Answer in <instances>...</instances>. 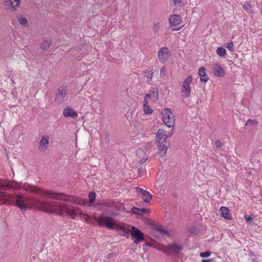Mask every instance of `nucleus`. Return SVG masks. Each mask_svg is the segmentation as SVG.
I'll return each instance as SVG.
<instances>
[{"label": "nucleus", "mask_w": 262, "mask_h": 262, "mask_svg": "<svg viewBox=\"0 0 262 262\" xmlns=\"http://www.w3.org/2000/svg\"><path fill=\"white\" fill-rule=\"evenodd\" d=\"M11 81H12V82L14 83V81H13V80L12 79H11Z\"/></svg>", "instance_id": "nucleus-47"}, {"label": "nucleus", "mask_w": 262, "mask_h": 262, "mask_svg": "<svg viewBox=\"0 0 262 262\" xmlns=\"http://www.w3.org/2000/svg\"><path fill=\"white\" fill-rule=\"evenodd\" d=\"M147 159H148V158L146 156L144 157L142 159L140 160V163L141 164L144 163V162H145L147 161Z\"/></svg>", "instance_id": "nucleus-39"}, {"label": "nucleus", "mask_w": 262, "mask_h": 262, "mask_svg": "<svg viewBox=\"0 0 262 262\" xmlns=\"http://www.w3.org/2000/svg\"><path fill=\"white\" fill-rule=\"evenodd\" d=\"M243 8L248 13L252 12L251 5L248 2H245L243 5Z\"/></svg>", "instance_id": "nucleus-24"}, {"label": "nucleus", "mask_w": 262, "mask_h": 262, "mask_svg": "<svg viewBox=\"0 0 262 262\" xmlns=\"http://www.w3.org/2000/svg\"><path fill=\"white\" fill-rule=\"evenodd\" d=\"M160 29V25L158 23H154L152 26V30L155 33L158 32Z\"/></svg>", "instance_id": "nucleus-29"}, {"label": "nucleus", "mask_w": 262, "mask_h": 262, "mask_svg": "<svg viewBox=\"0 0 262 262\" xmlns=\"http://www.w3.org/2000/svg\"><path fill=\"white\" fill-rule=\"evenodd\" d=\"M18 21L19 23L24 27H27L28 26V21L27 19L22 16H18Z\"/></svg>", "instance_id": "nucleus-22"}, {"label": "nucleus", "mask_w": 262, "mask_h": 262, "mask_svg": "<svg viewBox=\"0 0 262 262\" xmlns=\"http://www.w3.org/2000/svg\"><path fill=\"white\" fill-rule=\"evenodd\" d=\"M49 144V139L47 137H42L39 142V148L41 151L45 150Z\"/></svg>", "instance_id": "nucleus-15"}, {"label": "nucleus", "mask_w": 262, "mask_h": 262, "mask_svg": "<svg viewBox=\"0 0 262 262\" xmlns=\"http://www.w3.org/2000/svg\"><path fill=\"white\" fill-rule=\"evenodd\" d=\"M173 3H174V5L176 6V7H179V6H182V3H183V1L182 0H171Z\"/></svg>", "instance_id": "nucleus-31"}, {"label": "nucleus", "mask_w": 262, "mask_h": 262, "mask_svg": "<svg viewBox=\"0 0 262 262\" xmlns=\"http://www.w3.org/2000/svg\"><path fill=\"white\" fill-rule=\"evenodd\" d=\"M152 74L153 73L151 72V71H147L145 72V76L147 78L151 79L152 77Z\"/></svg>", "instance_id": "nucleus-34"}, {"label": "nucleus", "mask_w": 262, "mask_h": 262, "mask_svg": "<svg viewBox=\"0 0 262 262\" xmlns=\"http://www.w3.org/2000/svg\"><path fill=\"white\" fill-rule=\"evenodd\" d=\"M109 207H116V206L115 205V203L114 202H113L111 203V204L108 205Z\"/></svg>", "instance_id": "nucleus-44"}, {"label": "nucleus", "mask_w": 262, "mask_h": 262, "mask_svg": "<svg viewBox=\"0 0 262 262\" xmlns=\"http://www.w3.org/2000/svg\"><path fill=\"white\" fill-rule=\"evenodd\" d=\"M197 229L195 227H192L189 230V232L191 233H195Z\"/></svg>", "instance_id": "nucleus-38"}, {"label": "nucleus", "mask_w": 262, "mask_h": 262, "mask_svg": "<svg viewBox=\"0 0 262 262\" xmlns=\"http://www.w3.org/2000/svg\"><path fill=\"white\" fill-rule=\"evenodd\" d=\"M158 91L157 90L155 89V91H154L151 93L150 94H147L145 96V100L148 99L149 98L152 97L154 99L153 100H157L158 99Z\"/></svg>", "instance_id": "nucleus-21"}, {"label": "nucleus", "mask_w": 262, "mask_h": 262, "mask_svg": "<svg viewBox=\"0 0 262 262\" xmlns=\"http://www.w3.org/2000/svg\"><path fill=\"white\" fill-rule=\"evenodd\" d=\"M248 173H249V174H251V172H249Z\"/></svg>", "instance_id": "nucleus-48"}, {"label": "nucleus", "mask_w": 262, "mask_h": 262, "mask_svg": "<svg viewBox=\"0 0 262 262\" xmlns=\"http://www.w3.org/2000/svg\"><path fill=\"white\" fill-rule=\"evenodd\" d=\"M199 73L200 77V80L202 82H206L208 80L209 78L205 73V68L203 67H201L199 69Z\"/></svg>", "instance_id": "nucleus-16"}, {"label": "nucleus", "mask_w": 262, "mask_h": 262, "mask_svg": "<svg viewBox=\"0 0 262 262\" xmlns=\"http://www.w3.org/2000/svg\"><path fill=\"white\" fill-rule=\"evenodd\" d=\"M225 47L231 52H233L235 50L233 41L227 43L225 45Z\"/></svg>", "instance_id": "nucleus-27"}, {"label": "nucleus", "mask_w": 262, "mask_h": 262, "mask_svg": "<svg viewBox=\"0 0 262 262\" xmlns=\"http://www.w3.org/2000/svg\"><path fill=\"white\" fill-rule=\"evenodd\" d=\"M52 44L51 40H45L40 45V48L44 51L47 50Z\"/></svg>", "instance_id": "nucleus-19"}, {"label": "nucleus", "mask_w": 262, "mask_h": 262, "mask_svg": "<svg viewBox=\"0 0 262 262\" xmlns=\"http://www.w3.org/2000/svg\"><path fill=\"white\" fill-rule=\"evenodd\" d=\"M257 124V122L255 120L249 119L246 123V125H253Z\"/></svg>", "instance_id": "nucleus-32"}, {"label": "nucleus", "mask_w": 262, "mask_h": 262, "mask_svg": "<svg viewBox=\"0 0 262 262\" xmlns=\"http://www.w3.org/2000/svg\"><path fill=\"white\" fill-rule=\"evenodd\" d=\"M89 202L90 203H92L94 202L96 198V194L95 193L91 191L89 193Z\"/></svg>", "instance_id": "nucleus-26"}, {"label": "nucleus", "mask_w": 262, "mask_h": 262, "mask_svg": "<svg viewBox=\"0 0 262 262\" xmlns=\"http://www.w3.org/2000/svg\"><path fill=\"white\" fill-rule=\"evenodd\" d=\"M221 215L227 220L231 219V216L229 209L225 207L220 208Z\"/></svg>", "instance_id": "nucleus-17"}, {"label": "nucleus", "mask_w": 262, "mask_h": 262, "mask_svg": "<svg viewBox=\"0 0 262 262\" xmlns=\"http://www.w3.org/2000/svg\"><path fill=\"white\" fill-rule=\"evenodd\" d=\"M2 5L6 10L12 9V11L15 10L12 0H4Z\"/></svg>", "instance_id": "nucleus-18"}, {"label": "nucleus", "mask_w": 262, "mask_h": 262, "mask_svg": "<svg viewBox=\"0 0 262 262\" xmlns=\"http://www.w3.org/2000/svg\"><path fill=\"white\" fill-rule=\"evenodd\" d=\"M192 80L191 76L189 75L184 80L182 85V92L183 93V96L185 98H188L191 92V88L190 87V84L191 83Z\"/></svg>", "instance_id": "nucleus-8"}, {"label": "nucleus", "mask_w": 262, "mask_h": 262, "mask_svg": "<svg viewBox=\"0 0 262 262\" xmlns=\"http://www.w3.org/2000/svg\"><path fill=\"white\" fill-rule=\"evenodd\" d=\"M183 249L182 245H179L175 244H169L166 247H165L162 251L165 254H173L178 255Z\"/></svg>", "instance_id": "nucleus-7"}, {"label": "nucleus", "mask_w": 262, "mask_h": 262, "mask_svg": "<svg viewBox=\"0 0 262 262\" xmlns=\"http://www.w3.org/2000/svg\"><path fill=\"white\" fill-rule=\"evenodd\" d=\"M141 154H142L144 155V153L143 152V151H141Z\"/></svg>", "instance_id": "nucleus-46"}, {"label": "nucleus", "mask_w": 262, "mask_h": 262, "mask_svg": "<svg viewBox=\"0 0 262 262\" xmlns=\"http://www.w3.org/2000/svg\"><path fill=\"white\" fill-rule=\"evenodd\" d=\"M164 123L169 128L173 127L174 124L173 115L170 108H166L162 112Z\"/></svg>", "instance_id": "nucleus-5"}, {"label": "nucleus", "mask_w": 262, "mask_h": 262, "mask_svg": "<svg viewBox=\"0 0 262 262\" xmlns=\"http://www.w3.org/2000/svg\"><path fill=\"white\" fill-rule=\"evenodd\" d=\"M211 254V253L209 251H207L204 252H201L200 253V256L201 257H209Z\"/></svg>", "instance_id": "nucleus-30"}, {"label": "nucleus", "mask_w": 262, "mask_h": 262, "mask_svg": "<svg viewBox=\"0 0 262 262\" xmlns=\"http://www.w3.org/2000/svg\"><path fill=\"white\" fill-rule=\"evenodd\" d=\"M173 134V128H172L168 133L167 134H166V137L168 138V137H171Z\"/></svg>", "instance_id": "nucleus-40"}, {"label": "nucleus", "mask_w": 262, "mask_h": 262, "mask_svg": "<svg viewBox=\"0 0 262 262\" xmlns=\"http://www.w3.org/2000/svg\"><path fill=\"white\" fill-rule=\"evenodd\" d=\"M222 146V143L220 140H217L215 141V149L221 148Z\"/></svg>", "instance_id": "nucleus-33"}, {"label": "nucleus", "mask_w": 262, "mask_h": 262, "mask_svg": "<svg viewBox=\"0 0 262 262\" xmlns=\"http://www.w3.org/2000/svg\"><path fill=\"white\" fill-rule=\"evenodd\" d=\"M202 262H213V259H202Z\"/></svg>", "instance_id": "nucleus-42"}, {"label": "nucleus", "mask_w": 262, "mask_h": 262, "mask_svg": "<svg viewBox=\"0 0 262 262\" xmlns=\"http://www.w3.org/2000/svg\"><path fill=\"white\" fill-rule=\"evenodd\" d=\"M166 72V68L165 67H162L160 69V76L163 77L165 76Z\"/></svg>", "instance_id": "nucleus-35"}, {"label": "nucleus", "mask_w": 262, "mask_h": 262, "mask_svg": "<svg viewBox=\"0 0 262 262\" xmlns=\"http://www.w3.org/2000/svg\"><path fill=\"white\" fill-rule=\"evenodd\" d=\"M158 56L160 61L163 63L169 58L170 52L167 48L162 47L158 51Z\"/></svg>", "instance_id": "nucleus-10"}, {"label": "nucleus", "mask_w": 262, "mask_h": 262, "mask_svg": "<svg viewBox=\"0 0 262 262\" xmlns=\"http://www.w3.org/2000/svg\"><path fill=\"white\" fill-rule=\"evenodd\" d=\"M15 201V205L21 211H26L29 207L42 210L49 213H54L60 216L68 214L72 218H75L77 215L78 208H71L65 203L55 201H41L32 198L20 195L13 196L5 192L0 191V204L4 203L12 204Z\"/></svg>", "instance_id": "nucleus-1"}, {"label": "nucleus", "mask_w": 262, "mask_h": 262, "mask_svg": "<svg viewBox=\"0 0 262 262\" xmlns=\"http://www.w3.org/2000/svg\"><path fill=\"white\" fill-rule=\"evenodd\" d=\"M156 137L159 143V148L160 150L159 155L162 157L165 155L169 146V143L167 140L166 131L163 129H159L157 133Z\"/></svg>", "instance_id": "nucleus-4"}, {"label": "nucleus", "mask_w": 262, "mask_h": 262, "mask_svg": "<svg viewBox=\"0 0 262 262\" xmlns=\"http://www.w3.org/2000/svg\"><path fill=\"white\" fill-rule=\"evenodd\" d=\"M226 53V50L222 47H219L216 50V53L221 57H223Z\"/></svg>", "instance_id": "nucleus-23"}, {"label": "nucleus", "mask_w": 262, "mask_h": 262, "mask_svg": "<svg viewBox=\"0 0 262 262\" xmlns=\"http://www.w3.org/2000/svg\"><path fill=\"white\" fill-rule=\"evenodd\" d=\"M180 28H177V29H173V30H174V31H178V30H180Z\"/></svg>", "instance_id": "nucleus-45"}, {"label": "nucleus", "mask_w": 262, "mask_h": 262, "mask_svg": "<svg viewBox=\"0 0 262 262\" xmlns=\"http://www.w3.org/2000/svg\"><path fill=\"white\" fill-rule=\"evenodd\" d=\"M143 111L146 114H151L153 112L152 109L146 104H144Z\"/></svg>", "instance_id": "nucleus-25"}, {"label": "nucleus", "mask_w": 262, "mask_h": 262, "mask_svg": "<svg viewBox=\"0 0 262 262\" xmlns=\"http://www.w3.org/2000/svg\"><path fill=\"white\" fill-rule=\"evenodd\" d=\"M95 220L100 226H104L110 229H116L119 234L123 236L128 235L129 230L126 228L125 224L123 223L117 224L111 217L101 215L98 217H95Z\"/></svg>", "instance_id": "nucleus-3"}, {"label": "nucleus", "mask_w": 262, "mask_h": 262, "mask_svg": "<svg viewBox=\"0 0 262 262\" xmlns=\"http://www.w3.org/2000/svg\"><path fill=\"white\" fill-rule=\"evenodd\" d=\"M212 73L215 76L223 77L225 75V71L219 63H216L213 66Z\"/></svg>", "instance_id": "nucleus-12"}, {"label": "nucleus", "mask_w": 262, "mask_h": 262, "mask_svg": "<svg viewBox=\"0 0 262 262\" xmlns=\"http://www.w3.org/2000/svg\"><path fill=\"white\" fill-rule=\"evenodd\" d=\"M14 2L16 3V4L14 5V8L16 10L20 6V0H14Z\"/></svg>", "instance_id": "nucleus-36"}, {"label": "nucleus", "mask_w": 262, "mask_h": 262, "mask_svg": "<svg viewBox=\"0 0 262 262\" xmlns=\"http://www.w3.org/2000/svg\"><path fill=\"white\" fill-rule=\"evenodd\" d=\"M245 220L247 223H250L253 220V218L252 217L247 216V215L245 216Z\"/></svg>", "instance_id": "nucleus-37"}, {"label": "nucleus", "mask_w": 262, "mask_h": 262, "mask_svg": "<svg viewBox=\"0 0 262 262\" xmlns=\"http://www.w3.org/2000/svg\"><path fill=\"white\" fill-rule=\"evenodd\" d=\"M115 255V253H110V254H108L107 255V258L108 259L109 258H111L112 257H113L114 256V255Z\"/></svg>", "instance_id": "nucleus-41"}, {"label": "nucleus", "mask_w": 262, "mask_h": 262, "mask_svg": "<svg viewBox=\"0 0 262 262\" xmlns=\"http://www.w3.org/2000/svg\"><path fill=\"white\" fill-rule=\"evenodd\" d=\"M5 186H7L10 188H12L15 189H18L20 188H24V189L26 191H29L32 193H40L42 194L43 196H46L50 198L54 199L56 200H61L66 202H73L72 200L70 199V196L65 195L63 193H57L53 192H51L48 190H40L39 188L36 187L34 186L28 184L23 183H16V182H12L9 183L8 184H6L5 182H4Z\"/></svg>", "instance_id": "nucleus-2"}, {"label": "nucleus", "mask_w": 262, "mask_h": 262, "mask_svg": "<svg viewBox=\"0 0 262 262\" xmlns=\"http://www.w3.org/2000/svg\"><path fill=\"white\" fill-rule=\"evenodd\" d=\"M131 235L135 243L138 244L144 240L143 233L135 227H132Z\"/></svg>", "instance_id": "nucleus-9"}, {"label": "nucleus", "mask_w": 262, "mask_h": 262, "mask_svg": "<svg viewBox=\"0 0 262 262\" xmlns=\"http://www.w3.org/2000/svg\"><path fill=\"white\" fill-rule=\"evenodd\" d=\"M67 92L66 86H61L59 87L55 94L54 102L57 104L63 103Z\"/></svg>", "instance_id": "nucleus-6"}, {"label": "nucleus", "mask_w": 262, "mask_h": 262, "mask_svg": "<svg viewBox=\"0 0 262 262\" xmlns=\"http://www.w3.org/2000/svg\"><path fill=\"white\" fill-rule=\"evenodd\" d=\"M132 211L134 214L142 215L146 212V209L145 208L139 209L134 207L132 208Z\"/></svg>", "instance_id": "nucleus-20"}, {"label": "nucleus", "mask_w": 262, "mask_h": 262, "mask_svg": "<svg viewBox=\"0 0 262 262\" xmlns=\"http://www.w3.org/2000/svg\"><path fill=\"white\" fill-rule=\"evenodd\" d=\"M136 189L138 194L141 196L144 202L149 203L150 201L152 198V195L148 191L139 187H136Z\"/></svg>", "instance_id": "nucleus-11"}, {"label": "nucleus", "mask_w": 262, "mask_h": 262, "mask_svg": "<svg viewBox=\"0 0 262 262\" xmlns=\"http://www.w3.org/2000/svg\"><path fill=\"white\" fill-rule=\"evenodd\" d=\"M2 186H5L4 182L2 180L0 179V187Z\"/></svg>", "instance_id": "nucleus-43"}, {"label": "nucleus", "mask_w": 262, "mask_h": 262, "mask_svg": "<svg viewBox=\"0 0 262 262\" xmlns=\"http://www.w3.org/2000/svg\"><path fill=\"white\" fill-rule=\"evenodd\" d=\"M181 20L182 17L179 14L172 15L168 19L169 24L171 27H174L179 25L181 22Z\"/></svg>", "instance_id": "nucleus-14"}, {"label": "nucleus", "mask_w": 262, "mask_h": 262, "mask_svg": "<svg viewBox=\"0 0 262 262\" xmlns=\"http://www.w3.org/2000/svg\"><path fill=\"white\" fill-rule=\"evenodd\" d=\"M156 230L158 231H159L160 233L162 234H165V235H169V232L168 231L163 229L161 227H156Z\"/></svg>", "instance_id": "nucleus-28"}, {"label": "nucleus", "mask_w": 262, "mask_h": 262, "mask_svg": "<svg viewBox=\"0 0 262 262\" xmlns=\"http://www.w3.org/2000/svg\"><path fill=\"white\" fill-rule=\"evenodd\" d=\"M63 115L65 117H71L73 119H76L78 116L77 112L69 106L63 109Z\"/></svg>", "instance_id": "nucleus-13"}]
</instances>
